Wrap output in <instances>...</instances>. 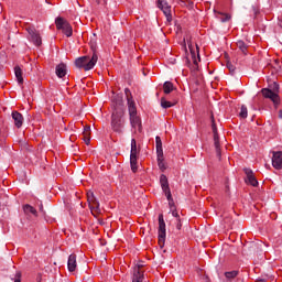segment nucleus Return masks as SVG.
I'll list each match as a JSON object with an SVG mask.
<instances>
[{
    "label": "nucleus",
    "mask_w": 282,
    "mask_h": 282,
    "mask_svg": "<svg viewBox=\"0 0 282 282\" xmlns=\"http://www.w3.org/2000/svg\"><path fill=\"white\" fill-rule=\"evenodd\" d=\"M110 124L115 133L122 135L124 129V100L122 95H117L113 99V112Z\"/></svg>",
    "instance_id": "1"
},
{
    "label": "nucleus",
    "mask_w": 282,
    "mask_h": 282,
    "mask_svg": "<svg viewBox=\"0 0 282 282\" xmlns=\"http://www.w3.org/2000/svg\"><path fill=\"white\" fill-rule=\"evenodd\" d=\"M93 50L91 58L89 56H82L75 59V67L78 69H85V72H89V69H94L96 64L98 63V54L96 53V45H90Z\"/></svg>",
    "instance_id": "2"
},
{
    "label": "nucleus",
    "mask_w": 282,
    "mask_h": 282,
    "mask_svg": "<svg viewBox=\"0 0 282 282\" xmlns=\"http://www.w3.org/2000/svg\"><path fill=\"white\" fill-rule=\"evenodd\" d=\"M128 111L132 129L139 128L140 131L142 129V120L138 116V108L135 107L134 100L128 99Z\"/></svg>",
    "instance_id": "3"
},
{
    "label": "nucleus",
    "mask_w": 282,
    "mask_h": 282,
    "mask_svg": "<svg viewBox=\"0 0 282 282\" xmlns=\"http://www.w3.org/2000/svg\"><path fill=\"white\" fill-rule=\"evenodd\" d=\"M55 25H56L57 30H62L63 33L65 34V36H67V37L72 36V34H74L72 24H69V22H67V20H65L61 17L56 18Z\"/></svg>",
    "instance_id": "4"
},
{
    "label": "nucleus",
    "mask_w": 282,
    "mask_h": 282,
    "mask_svg": "<svg viewBox=\"0 0 282 282\" xmlns=\"http://www.w3.org/2000/svg\"><path fill=\"white\" fill-rule=\"evenodd\" d=\"M166 241V223L164 221V214H159V246L164 248Z\"/></svg>",
    "instance_id": "5"
},
{
    "label": "nucleus",
    "mask_w": 282,
    "mask_h": 282,
    "mask_svg": "<svg viewBox=\"0 0 282 282\" xmlns=\"http://www.w3.org/2000/svg\"><path fill=\"white\" fill-rule=\"evenodd\" d=\"M261 94L263 98H267L273 102L274 107H279L281 105V97L279 96V93H274L270 88H262Z\"/></svg>",
    "instance_id": "6"
},
{
    "label": "nucleus",
    "mask_w": 282,
    "mask_h": 282,
    "mask_svg": "<svg viewBox=\"0 0 282 282\" xmlns=\"http://www.w3.org/2000/svg\"><path fill=\"white\" fill-rule=\"evenodd\" d=\"M26 32L31 36V41L34 45H36V47H41V45H43V40L41 39V33H39V31H36V29L34 26H28Z\"/></svg>",
    "instance_id": "7"
},
{
    "label": "nucleus",
    "mask_w": 282,
    "mask_h": 282,
    "mask_svg": "<svg viewBox=\"0 0 282 282\" xmlns=\"http://www.w3.org/2000/svg\"><path fill=\"white\" fill-rule=\"evenodd\" d=\"M243 173L246 174V184L254 187L259 186V181L257 180V176H254V172L250 167H245Z\"/></svg>",
    "instance_id": "8"
},
{
    "label": "nucleus",
    "mask_w": 282,
    "mask_h": 282,
    "mask_svg": "<svg viewBox=\"0 0 282 282\" xmlns=\"http://www.w3.org/2000/svg\"><path fill=\"white\" fill-rule=\"evenodd\" d=\"M158 8L162 10L166 17V21L171 23V21H173V15L171 14V6H169V2H166V0H158Z\"/></svg>",
    "instance_id": "9"
},
{
    "label": "nucleus",
    "mask_w": 282,
    "mask_h": 282,
    "mask_svg": "<svg viewBox=\"0 0 282 282\" xmlns=\"http://www.w3.org/2000/svg\"><path fill=\"white\" fill-rule=\"evenodd\" d=\"M188 47H189L192 58L194 61V64L192 65L191 69H192V72H196V69H197V58L199 61V46L196 44V51H195V48L193 47V44L188 43ZM196 55H197V57H196Z\"/></svg>",
    "instance_id": "10"
},
{
    "label": "nucleus",
    "mask_w": 282,
    "mask_h": 282,
    "mask_svg": "<svg viewBox=\"0 0 282 282\" xmlns=\"http://www.w3.org/2000/svg\"><path fill=\"white\" fill-rule=\"evenodd\" d=\"M272 166L276 171H281V169H282V152L281 151L273 152Z\"/></svg>",
    "instance_id": "11"
},
{
    "label": "nucleus",
    "mask_w": 282,
    "mask_h": 282,
    "mask_svg": "<svg viewBox=\"0 0 282 282\" xmlns=\"http://www.w3.org/2000/svg\"><path fill=\"white\" fill-rule=\"evenodd\" d=\"M11 117L17 129H21V127H23V115L19 111H12Z\"/></svg>",
    "instance_id": "12"
},
{
    "label": "nucleus",
    "mask_w": 282,
    "mask_h": 282,
    "mask_svg": "<svg viewBox=\"0 0 282 282\" xmlns=\"http://www.w3.org/2000/svg\"><path fill=\"white\" fill-rule=\"evenodd\" d=\"M259 249V246L254 242H250L247 243L242 247V254H246L248 257V254H252L253 252H257V250Z\"/></svg>",
    "instance_id": "13"
},
{
    "label": "nucleus",
    "mask_w": 282,
    "mask_h": 282,
    "mask_svg": "<svg viewBox=\"0 0 282 282\" xmlns=\"http://www.w3.org/2000/svg\"><path fill=\"white\" fill-rule=\"evenodd\" d=\"M160 184L164 195H169V193H171V187L169 186V177H166L164 174H161Z\"/></svg>",
    "instance_id": "14"
},
{
    "label": "nucleus",
    "mask_w": 282,
    "mask_h": 282,
    "mask_svg": "<svg viewBox=\"0 0 282 282\" xmlns=\"http://www.w3.org/2000/svg\"><path fill=\"white\" fill-rule=\"evenodd\" d=\"M55 74L58 78H65V76H67V65L59 63L55 68Z\"/></svg>",
    "instance_id": "15"
},
{
    "label": "nucleus",
    "mask_w": 282,
    "mask_h": 282,
    "mask_svg": "<svg viewBox=\"0 0 282 282\" xmlns=\"http://www.w3.org/2000/svg\"><path fill=\"white\" fill-rule=\"evenodd\" d=\"M76 267H77V263H76V254H75V253H72V254L68 257V261H67L68 272H76Z\"/></svg>",
    "instance_id": "16"
},
{
    "label": "nucleus",
    "mask_w": 282,
    "mask_h": 282,
    "mask_svg": "<svg viewBox=\"0 0 282 282\" xmlns=\"http://www.w3.org/2000/svg\"><path fill=\"white\" fill-rule=\"evenodd\" d=\"M14 76H15V78H17V80H18V84L19 85H23V69H21V66H19V65H17V66H14Z\"/></svg>",
    "instance_id": "17"
},
{
    "label": "nucleus",
    "mask_w": 282,
    "mask_h": 282,
    "mask_svg": "<svg viewBox=\"0 0 282 282\" xmlns=\"http://www.w3.org/2000/svg\"><path fill=\"white\" fill-rule=\"evenodd\" d=\"M144 281V271H139L138 269H133L132 282H142Z\"/></svg>",
    "instance_id": "18"
},
{
    "label": "nucleus",
    "mask_w": 282,
    "mask_h": 282,
    "mask_svg": "<svg viewBox=\"0 0 282 282\" xmlns=\"http://www.w3.org/2000/svg\"><path fill=\"white\" fill-rule=\"evenodd\" d=\"M87 199L89 204H96V210H100V203H98V199L94 195V192L87 193Z\"/></svg>",
    "instance_id": "19"
},
{
    "label": "nucleus",
    "mask_w": 282,
    "mask_h": 282,
    "mask_svg": "<svg viewBox=\"0 0 282 282\" xmlns=\"http://www.w3.org/2000/svg\"><path fill=\"white\" fill-rule=\"evenodd\" d=\"M23 210L25 215H34V217L39 216V213L36 212V208H34L32 205L26 204L23 206Z\"/></svg>",
    "instance_id": "20"
},
{
    "label": "nucleus",
    "mask_w": 282,
    "mask_h": 282,
    "mask_svg": "<svg viewBox=\"0 0 282 282\" xmlns=\"http://www.w3.org/2000/svg\"><path fill=\"white\" fill-rule=\"evenodd\" d=\"M130 158H138V142L135 139H131Z\"/></svg>",
    "instance_id": "21"
},
{
    "label": "nucleus",
    "mask_w": 282,
    "mask_h": 282,
    "mask_svg": "<svg viewBox=\"0 0 282 282\" xmlns=\"http://www.w3.org/2000/svg\"><path fill=\"white\" fill-rule=\"evenodd\" d=\"M175 105H177V101L171 102L164 97L161 98V107L163 109H171V107H175Z\"/></svg>",
    "instance_id": "22"
},
{
    "label": "nucleus",
    "mask_w": 282,
    "mask_h": 282,
    "mask_svg": "<svg viewBox=\"0 0 282 282\" xmlns=\"http://www.w3.org/2000/svg\"><path fill=\"white\" fill-rule=\"evenodd\" d=\"M156 158L160 171L164 172L166 170V165L164 164V153L156 154Z\"/></svg>",
    "instance_id": "23"
},
{
    "label": "nucleus",
    "mask_w": 282,
    "mask_h": 282,
    "mask_svg": "<svg viewBox=\"0 0 282 282\" xmlns=\"http://www.w3.org/2000/svg\"><path fill=\"white\" fill-rule=\"evenodd\" d=\"M237 47L242 52V54H248V46L246 45V42L243 40H239L236 42Z\"/></svg>",
    "instance_id": "24"
},
{
    "label": "nucleus",
    "mask_w": 282,
    "mask_h": 282,
    "mask_svg": "<svg viewBox=\"0 0 282 282\" xmlns=\"http://www.w3.org/2000/svg\"><path fill=\"white\" fill-rule=\"evenodd\" d=\"M175 86L171 82H165L163 84V91L164 94L169 95L171 91H174Z\"/></svg>",
    "instance_id": "25"
},
{
    "label": "nucleus",
    "mask_w": 282,
    "mask_h": 282,
    "mask_svg": "<svg viewBox=\"0 0 282 282\" xmlns=\"http://www.w3.org/2000/svg\"><path fill=\"white\" fill-rule=\"evenodd\" d=\"M130 166L132 173H138V156H130Z\"/></svg>",
    "instance_id": "26"
},
{
    "label": "nucleus",
    "mask_w": 282,
    "mask_h": 282,
    "mask_svg": "<svg viewBox=\"0 0 282 282\" xmlns=\"http://www.w3.org/2000/svg\"><path fill=\"white\" fill-rule=\"evenodd\" d=\"M155 147H156V154L162 155V153H164V150L162 149V138L155 137Z\"/></svg>",
    "instance_id": "27"
},
{
    "label": "nucleus",
    "mask_w": 282,
    "mask_h": 282,
    "mask_svg": "<svg viewBox=\"0 0 282 282\" xmlns=\"http://www.w3.org/2000/svg\"><path fill=\"white\" fill-rule=\"evenodd\" d=\"M214 145H215L216 153H217L218 158H221V148L219 145V135L214 137Z\"/></svg>",
    "instance_id": "28"
},
{
    "label": "nucleus",
    "mask_w": 282,
    "mask_h": 282,
    "mask_svg": "<svg viewBox=\"0 0 282 282\" xmlns=\"http://www.w3.org/2000/svg\"><path fill=\"white\" fill-rule=\"evenodd\" d=\"M165 196L169 202L170 210H174L176 207H175V200H173V194L169 193V194H165Z\"/></svg>",
    "instance_id": "29"
},
{
    "label": "nucleus",
    "mask_w": 282,
    "mask_h": 282,
    "mask_svg": "<svg viewBox=\"0 0 282 282\" xmlns=\"http://www.w3.org/2000/svg\"><path fill=\"white\" fill-rule=\"evenodd\" d=\"M239 118L246 119L248 118V107L246 105H242L239 112Z\"/></svg>",
    "instance_id": "30"
},
{
    "label": "nucleus",
    "mask_w": 282,
    "mask_h": 282,
    "mask_svg": "<svg viewBox=\"0 0 282 282\" xmlns=\"http://www.w3.org/2000/svg\"><path fill=\"white\" fill-rule=\"evenodd\" d=\"M269 89H271V91H274L275 94H279L281 86L279 85V83L273 82L272 84L269 85Z\"/></svg>",
    "instance_id": "31"
},
{
    "label": "nucleus",
    "mask_w": 282,
    "mask_h": 282,
    "mask_svg": "<svg viewBox=\"0 0 282 282\" xmlns=\"http://www.w3.org/2000/svg\"><path fill=\"white\" fill-rule=\"evenodd\" d=\"M239 274V271H227L225 272V276L226 279H228L230 281V279H235L237 278V275Z\"/></svg>",
    "instance_id": "32"
},
{
    "label": "nucleus",
    "mask_w": 282,
    "mask_h": 282,
    "mask_svg": "<svg viewBox=\"0 0 282 282\" xmlns=\"http://www.w3.org/2000/svg\"><path fill=\"white\" fill-rule=\"evenodd\" d=\"M212 130L214 133V137H218L219 133L217 132V123H215V117L212 115Z\"/></svg>",
    "instance_id": "33"
},
{
    "label": "nucleus",
    "mask_w": 282,
    "mask_h": 282,
    "mask_svg": "<svg viewBox=\"0 0 282 282\" xmlns=\"http://www.w3.org/2000/svg\"><path fill=\"white\" fill-rule=\"evenodd\" d=\"M227 68L229 69L231 76H235L237 72V67L232 65V62H227Z\"/></svg>",
    "instance_id": "34"
},
{
    "label": "nucleus",
    "mask_w": 282,
    "mask_h": 282,
    "mask_svg": "<svg viewBox=\"0 0 282 282\" xmlns=\"http://www.w3.org/2000/svg\"><path fill=\"white\" fill-rule=\"evenodd\" d=\"M124 95L127 98V102L129 105V100H133V96L131 95V90L129 88H124Z\"/></svg>",
    "instance_id": "35"
},
{
    "label": "nucleus",
    "mask_w": 282,
    "mask_h": 282,
    "mask_svg": "<svg viewBox=\"0 0 282 282\" xmlns=\"http://www.w3.org/2000/svg\"><path fill=\"white\" fill-rule=\"evenodd\" d=\"M230 19H231L230 14L225 13V14H223V17L220 18V21H221V23H226V22H228Z\"/></svg>",
    "instance_id": "36"
},
{
    "label": "nucleus",
    "mask_w": 282,
    "mask_h": 282,
    "mask_svg": "<svg viewBox=\"0 0 282 282\" xmlns=\"http://www.w3.org/2000/svg\"><path fill=\"white\" fill-rule=\"evenodd\" d=\"M83 140H84L85 144H87V147H89V143L91 142L90 134H84Z\"/></svg>",
    "instance_id": "37"
},
{
    "label": "nucleus",
    "mask_w": 282,
    "mask_h": 282,
    "mask_svg": "<svg viewBox=\"0 0 282 282\" xmlns=\"http://www.w3.org/2000/svg\"><path fill=\"white\" fill-rule=\"evenodd\" d=\"M224 221H225V224H226V226H227L228 228H230V227L232 226V218L226 217V218L224 219Z\"/></svg>",
    "instance_id": "38"
},
{
    "label": "nucleus",
    "mask_w": 282,
    "mask_h": 282,
    "mask_svg": "<svg viewBox=\"0 0 282 282\" xmlns=\"http://www.w3.org/2000/svg\"><path fill=\"white\" fill-rule=\"evenodd\" d=\"M142 268H144V262H139L137 265L133 268V270H139V272H142Z\"/></svg>",
    "instance_id": "39"
},
{
    "label": "nucleus",
    "mask_w": 282,
    "mask_h": 282,
    "mask_svg": "<svg viewBox=\"0 0 282 282\" xmlns=\"http://www.w3.org/2000/svg\"><path fill=\"white\" fill-rule=\"evenodd\" d=\"M91 131V127L90 126H86L84 128V132H83V135H90V132Z\"/></svg>",
    "instance_id": "40"
},
{
    "label": "nucleus",
    "mask_w": 282,
    "mask_h": 282,
    "mask_svg": "<svg viewBox=\"0 0 282 282\" xmlns=\"http://www.w3.org/2000/svg\"><path fill=\"white\" fill-rule=\"evenodd\" d=\"M170 210H171L172 215L176 218V221H177V219H180V214H177V208L170 209Z\"/></svg>",
    "instance_id": "41"
},
{
    "label": "nucleus",
    "mask_w": 282,
    "mask_h": 282,
    "mask_svg": "<svg viewBox=\"0 0 282 282\" xmlns=\"http://www.w3.org/2000/svg\"><path fill=\"white\" fill-rule=\"evenodd\" d=\"M14 282H21V271L15 273Z\"/></svg>",
    "instance_id": "42"
},
{
    "label": "nucleus",
    "mask_w": 282,
    "mask_h": 282,
    "mask_svg": "<svg viewBox=\"0 0 282 282\" xmlns=\"http://www.w3.org/2000/svg\"><path fill=\"white\" fill-rule=\"evenodd\" d=\"M95 3H97V6H105L107 4V0H95Z\"/></svg>",
    "instance_id": "43"
},
{
    "label": "nucleus",
    "mask_w": 282,
    "mask_h": 282,
    "mask_svg": "<svg viewBox=\"0 0 282 282\" xmlns=\"http://www.w3.org/2000/svg\"><path fill=\"white\" fill-rule=\"evenodd\" d=\"M176 221V229L182 230V220L177 219Z\"/></svg>",
    "instance_id": "44"
},
{
    "label": "nucleus",
    "mask_w": 282,
    "mask_h": 282,
    "mask_svg": "<svg viewBox=\"0 0 282 282\" xmlns=\"http://www.w3.org/2000/svg\"><path fill=\"white\" fill-rule=\"evenodd\" d=\"M39 210H40V213H42V215H45V209L43 208V203L40 204Z\"/></svg>",
    "instance_id": "45"
},
{
    "label": "nucleus",
    "mask_w": 282,
    "mask_h": 282,
    "mask_svg": "<svg viewBox=\"0 0 282 282\" xmlns=\"http://www.w3.org/2000/svg\"><path fill=\"white\" fill-rule=\"evenodd\" d=\"M89 208H90V210H96V203H90L89 204Z\"/></svg>",
    "instance_id": "46"
},
{
    "label": "nucleus",
    "mask_w": 282,
    "mask_h": 282,
    "mask_svg": "<svg viewBox=\"0 0 282 282\" xmlns=\"http://www.w3.org/2000/svg\"><path fill=\"white\" fill-rule=\"evenodd\" d=\"M278 25L282 28V19L279 20Z\"/></svg>",
    "instance_id": "47"
},
{
    "label": "nucleus",
    "mask_w": 282,
    "mask_h": 282,
    "mask_svg": "<svg viewBox=\"0 0 282 282\" xmlns=\"http://www.w3.org/2000/svg\"><path fill=\"white\" fill-rule=\"evenodd\" d=\"M0 65H6V62H0Z\"/></svg>",
    "instance_id": "48"
},
{
    "label": "nucleus",
    "mask_w": 282,
    "mask_h": 282,
    "mask_svg": "<svg viewBox=\"0 0 282 282\" xmlns=\"http://www.w3.org/2000/svg\"><path fill=\"white\" fill-rule=\"evenodd\" d=\"M186 65H191V62H186Z\"/></svg>",
    "instance_id": "49"
},
{
    "label": "nucleus",
    "mask_w": 282,
    "mask_h": 282,
    "mask_svg": "<svg viewBox=\"0 0 282 282\" xmlns=\"http://www.w3.org/2000/svg\"><path fill=\"white\" fill-rule=\"evenodd\" d=\"M206 282H210L209 280H206Z\"/></svg>",
    "instance_id": "50"
}]
</instances>
